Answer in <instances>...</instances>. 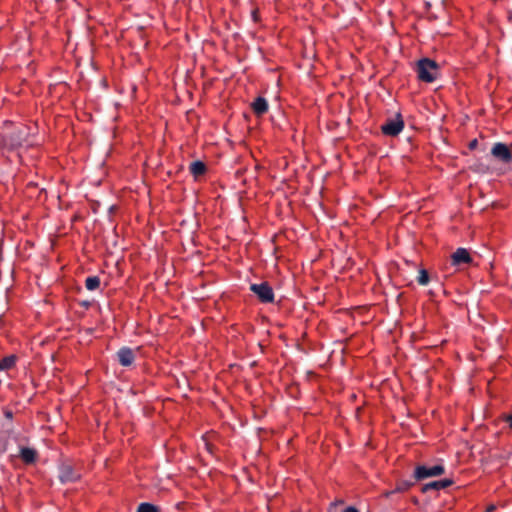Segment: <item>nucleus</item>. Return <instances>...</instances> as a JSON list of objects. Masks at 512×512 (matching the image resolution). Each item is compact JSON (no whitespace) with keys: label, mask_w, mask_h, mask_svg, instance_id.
<instances>
[{"label":"nucleus","mask_w":512,"mask_h":512,"mask_svg":"<svg viewBox=\"0 0 512 512\" xmlns=\"http://www.w3.org/2000/svg\"><path fill=\"white\" fill-rule=\"evenodd\" d=\"M253 18L256 20V16H257V12L256 11H253Z\"/></svg>","instance_id":"nucleus-26"},{"label":"nucleus","mask_w":512,"mask_h":512,"mask_svg":"<svg viewBox=\"0 0 512 512\" xmlns=\"http://www.w3.org/2000/svg\"><path fill=\"white\" fill-rule=\"evenodd\" d=\"M250 290L258 297L260 302H274V292L268 282L253 283L250 285Z\"/></svg>","instance_id":"nucleus-2"},{"label":"nucleus","mask_w":512,"mask_h":512,"mask_svg":"<svg viewBox=\"0 0 512 512\" xmlns=\"http://www.w3.org/2000/svg\"><path fill=\"white\" fill-rule=\"evenodd\" d=\"M60 480L63 483L75 481L80 475L73 471V468L69 464H63L60 468L59 474Z\"/></svg>","instance_id":"nucleus-8"},{"label":"nucleus","mask_w":512,"mask_h":512,"mask_svg":"<svg viewBox=\"0 0 512 512\" xmlns=\"http://www.w3.org/2000/svg\"><path fill=\"white\" fill-rule=\"evenodd\" d=\"M118 352L125 353V352H132V350L128 347H122Z\"/></svg>","instance_id":"nucleus-22"},{"label":"nucleus","mask_w":512,"mask_h":512,"mask_svg":"<svg viewBox=\"0 0 512 512\" xmlns=\"http://www.w3.org/2000/svg\"><path fill=\"white\" fill-rule=\"evenodd\" d=\"M28 136H29V131H28L27 127H25V126L18 127L11 133V135L9 137L10 143L13 146H22L24 144L29 145L30 142L28 140Z\"/></svg>","instance_id":"nucleus-6"},{"label":"nucleus","mask_w":512,"mask_h":512,"mask_svg":"<svg viewBox=\"0 0 512 512\" xmlns=\"http://www.w3.org/2000/svg\"><path fill=\"white\" fill-rule=\"evenodd\" d=\"M505 421L509 424V426L512 428V415H507L505 417Z\"/></svg>","instance_id":"nucleus-21"},{"label":"nucleus","mask_w":512,"mask_h":512,"mask_svg":"<svg viewBox=\"0 0 512 512\" xmlns=\"http://www.w3.org/2000/svg\"><path fill=\"white\" fill-rule=\"evenodd\" d=\"M417 76L418 78L427 83L435 81L440 74V68L436 61L429 58L420 59L417 62Z\"/></svg>","instance_id":"nucleus-1"},{"label":"nucleus","mask_w":512,"mask_h":512,"mask_svg":"<svg viewBox=\"0 0 512 512\" xmlns=\"http://www.w3.org/2000/svg\"><path fill=\"white\" fill-rule=\"evenodd\" d=\"M55 1H56L57 3H60V2H62L63 0H55Z\"/></svg>","instance_id":"nucleus-28"},{"label":"nucleus","mask_w":512,"mask_h":512,"mask_svg":"<svg viewBox=\"0 0 512 512\" xmlns=\"http://www.w3.org/2000/svg\"><path fill=\"white\" fill-rule=\"evenodd\" d=\"M341 353H344L345 352V348H341Z\"/></svg>","instance_id":"nucleus-27"},{"label":"nucleus","mask_w":512,"mask_h":512,"mask_svg":"<svg viewBox=\"0 0 512 512\" xmlns=\"http://www.w3.org/2000/svg\"><path fill=\"white\" fill-rule=\"evenodd\" d=\"M253 112L257 116H262L268 111V102L264 97H257L251 104Z\"/></svg>","instance_id":"nucleus-9"},{"label":"nucleus","mask_w":512,"mask_h":512,"mask_svg":"<svg viewBox=\"0 0 512 512\" xmlns=\"http://www.w3.org/2000/svg\"><path fill=\"white\" fill-rule=\"evenodd\" d=\"M452 264L457 266L468 264L472 261L470 254L465 248H458L451 256Z\"/></svg>","instance_id":"nucleus-7"},{"label":"nucleus","mask_w":512,"mask_h":512,"mask_svg":"<svg viewBox=\"0 0 512 512\" xmlns=\"http://www.w3.org/2000/svg\"><path fill=\"white\" fill-rule=\"evenodd\" d=\"M137 512H159V509L150 503H141Z\"/></svg>","instance_id":"nucleus-17"},{"label":"nucleus","mask_w":512,"mask_h":512,"mask_svg":"<svg viewBox=\"0 0 512 512\" xmlns=\"http://www.w3.org/2000/svg\"><path fill=\"white\" fill-rule=\"evenodd\" d=\"M477 144H478L477 139H474V140H472V141L469 143V148H470V149H474V148H476Z\"/></svg>","instance_id":"nucleus-20"},{"label":"nucleus","mask_w":512,"mask_h":512,"mask_svg":"<svg viewBox=\"0 0 512 512\" xmlns=\"http://www.w3.org/2000/svg\"><path fill=\"white\" fill-rule=\"evenodd\" d=\"M79 304L82 307H84L85 309H88L92 305V302L89 300H83V301H80Z\"/></svg>","instance_id":"nucleus-19"},{"label":"nucleus","mask_w":512,"mask_h":512,"mask_svg":"<svg viewBox=\"0 0 512 512\" xmlns=\"http://www.w3.org/2000/svg\"><path fill=\"white\" fill-rule=\"evenodd\" d=\"M20 455L26 463H32L36 458V451L31 448H22Z\"/></svg>","instance_id":"nucleus-13"},{"label":"nucleus","mask_w":512,"mask_h":512,"mask_svg":"<svg viewBox=\"0 0 512 512\" xmlns=\"http://www.w3.org/2000/svg\"><path fill=\"white\" fill-rule=\"evenodd\" d=\"M15 362H16V357L13 354L3 358L0 361V370L10 369L12 366H14Z\"/></svg>","instance_id":"nucleus-14"},{"label":"nucleus","mask_w":512,"mask_h":512,"mask_svg":"<svg viewBox=\"0 0 512 512\" xmlns=\"http://www.w3.org/2000/svg\"><path fill=\"white\" fill-rule=\"evenodd\" d=\"M189 171L195 178H198L206 173L207 167L204 162L198 160L190 164Z\"/></svg>","instance_id":"nucleus-11"},{"label":"nucleus","mask_w":512,"mask_h":512,"mask_svg":"<svg viewBox=\"0 0 512 512\" xmlns=\"http://www.w3.org/2000/svg\"><path fill=\"white\" fill-rule=\"evenodd\" d=\"M491 154L494 158L503 163L512 162V152L510 151L509 147L504 143H495L491 149Z\"/></svg>","instance_id":"nucleus-5"},{"label":"nucleus","mask_w":512,"mask_h":512,"mask_svg":"<svg viewBox=\"0 0 512 512\" xmlns=\"http://www.w3.org/2000/svg\"><path fill=\"white\" fill-rule=\"evenodd\" d=\"M413 484L408 481H402L397 484L395 488V492H404L407 491Z\"/></svg>","instance_id":"nucleus-18"},{"label":"nucleus","mask_w":512,"mask_h":512,"mask_svg":"<svg viewBox=\"0 0 512 512\" xmlns=\"http://www.w3.org/2000/svg\"><path fill=\"white\" fill-rule=\"evenodd\" d=\"M101 280L99 276H89L85 280V287L89 291H94L99 288Z\"/></svg>","instance_id":"nucleus-12"},{"label":"nucleus","mask_w":512,"mask_h":512,"mask_svg":"<svg viewBox=\"0 0 512 512\" xmlns=\"http://www.w3.org/2000/svg\"><path fill=\"white\" fill-rule=\"evenodd\" d=\"M451 484H452V481L448 480V479L439 480V481H433V482H430L428 484H425L423 486V488H422V491L423 492H427V491H429L431 489H433V490H440V489H444V488L449 487Z\"/></svg>","instance_id":"nucleus-10"},{"label":"nucleus","mask_w":512,"mask_h":512,"mask_svg":"<svg viewBox=\"0 0 512 512\" xmlns=\"http://www.w3.org/2000/svg\"><path fill=\"white\" fill-rule=\"evenodd\" d=\"M494 509H495V506L494 505H490V506L487 507L486 512H493Z\"/></svg>","instance_id":"nucleus-24"},{"label":"nucleus","mask_w":512,"mask_h":512,"mask_svg":"<svg viewBox=\"0 0 512 512\" xmlns=\"http://www.w3.org/2000/svg\"><path fill=\"white\" fill-rule=\"evenodd\" d=\"M343 512H358V510H356L355 508L353 507H348L346 508Z\"/></svg>","instance_id":"nucleus-23"},{"label":"nucleus","mask_w":512,"mask_h":512,"mask_svg":"<svg viewBox=\"0 0 512 512\" xmlns=\"http://www.w3.org/2000/svg\"><path fill=\"white\" fill-rule=\"evenodd\" d=\"M445 469L442 465H434L432 467L417 466L414 472V477L417 480H423L429 477L440 476L444 473Z\"/></svg>","instance_id":"nucleus-4"},{"label":"nucleus","mask_w":512,"mask_h":512,"mask_svg":"<svg viewBox=\"0 0 512 512\" xmlns=\"http://www.w3.org/2000/svg\"><path fill=\"white\" fill-rule=\"evenodd\" d=\"M417 281L422 286H425V285H427L429 283L430 278H429V274H428L427 270L421 269L419 271V275L417 277Z\"/></svg>","instance_id":"nucleus-16"},{"label":"nucleus","mask_w":512,"mask_h":512,"mask_svg":"<svg viewBox=\"0 0 512 512\" xmlns=\"http://www.w3.org/2000/svg\"><path fill=\"white\" fill-rule=\"evenodd\" d=\"M404 128V121L400 114H397L393 119L387 121L381 126V131L387 136H397Z\"/></svg>","instance_id":"nucleus-3"},{"label":"nucleus","mask_w":512,"mask_h":512,"mask_svg":"<svg viewBox=\"0 0 512 512\" xmlns=\"http://www.w3.org/2000/svg\"><path fill=\"white\" fill-rule=\"evenodd\" d=\"M118 361L123 366H129L133 363L134 357L133 354H118Z\"/></svg>","instance_id":"nucleus-15"},{"label":"nucleus","mask_w":512,"mask_h":512,"mask_svg":"<svg viewBox=\"0 0 512 512\" xmlns=\"http://www.w3.org/2000/svg\"><path fill=\"white\" fill-rule=\"evenodd\" d=\"M394 492H395V490L394 491H387V492L384 493V496L385 497H389Z\"/></svg>","instance_id":"nucleus-25"}]
</instances>
